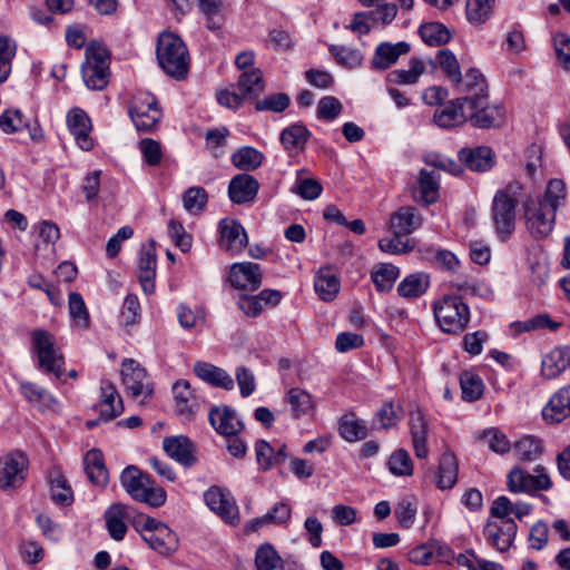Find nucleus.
<instances>
[{"label": "nucleus", "instance_id": "1", "mask_svg": "<svg viewBox=\"0 0 570 570\" xmlns=\"http://www.w3.org/2000/svg\"><path fill=\"white\" fill-rule=\"evenodd\" d=\"M156 56L161 69L170 77L184 79L189 69V53L184 41L171 32H163L157 42Z\"/></svg>", "mask_w": 570, "mask_h": 570}, {"label": "nucleus", "instance_id": "2", "mask_svg": "<svg viewBox=\"0 0 570 570\" xmlns=\"http://www.w3.org/2000/svg\"><path fill=\"white\" fill-rule=\"evenodd\" d=\"M522 190L518 181L509 184L495 193L492 203V220L501 242L508 240L515 228L517 198Z\"/></svg>", "mask_w": 570, "mask_h": 570}, {"label": "nucleus", "instance_id": "3", "mask_svg": "<svg viewBox=\"0 0 570 570\" xmlns=\"http://www.w3.org/2000/svg\"><path fill=\"white\" fill-rule=\"evenodd\" d=\"M120 482L126 492L138 502L158 508L166 501V491L154 485L151 478L134 465L121 472Z\"/></svg>", "mask_w": 570, "mask_h": 570}, {"label": "nucleus", "instance_id": "4", "mask_svg": "<svg viewBox=\"0 0 570 570\" xmlns=\"http://www.w3.org/2000/svg\"><path fill=\"white\" fill-rule=\"evenodd\" d=\"M134 527L140 532L142 540L155 551L167 556L178 548V538L165 523L139 514L134 520Z\"/></svg>", "mask_w": 570, "mask_h": 570}, {"label": "nucleus", "instance_id": "5", "mask_svg": "<svg viewBox=\"0 0 570 570\" xmlns=\"http://www.w3.org/2000/svg\"><path fill=\"white\" fill-rule=\"evenodd\" d=\"M32 350L38 357V366L47 373H52L58 380L61 379L65 366V357L57 346L55 336L42 328L31 332Z\"/></svg>", "mask_w": 570, "mask_h": 570}, {"label": "nucleus", "instance_id": "6", "mask_svg": "<svg viewBox=\"0 0 570 570\" xmlns=\"http://www.w3.org/2000/svg\"><path fill=\"white\" fill-rule=\"evenodd\" d=\"M434 316L443 332L459 334L468 326L470 309L461 297L444 296L434 304Z\"/></svg>", "mask_w": 570, "mask_h": 570}, {"label": "nucleus", "instance_id": "7", "mask_svg": "<svg viewBox=\"0 0 570 570\" xmlns=\"http://www.w3.org/2000/svg\"><path fill=\"white\" fill-rule=\"evenodd\" d=\"M556 213L544 205L540 197H529L523 203L525 228L534 239L547 238L554 228Z\"/></svg>", "mask_w": 570, "mask_h": 570}, {"label": "nucleus", "instance_id": "8", "mask_svg": "<svg viewBox=\"0 0 570 570\" xmlns=\"http://www.w3.org/2000/svg\"><path fill=\"white\" fill-rule=\"evenodd\" d=\"M535 474L515 466L507 476V487L511 493L535 494L539 491H548L552 488V481L543 465H537Z\"/></svg>", "mask_w": 570, "mask_h": 570}, {"label": "nucleus", "instance_id": "9", "mask_svg": "<svg viewBox=\"0 0 570 570\" xmlns=\"http://www.w3.org/2000/svg\"><path fill=\"white\" fill-rule=\"evenodd\" d=\"M121 382L132 399L141 397L140 403L153 395V383L147 371L135 360L126 358L120 368Z\"/></svg>", "mask_w": 570, "mask_h": 570}, {"label": "nucleus", "instance_id": "10", "mask_svg": "<svg viewBox=\"0 0 570 570\" xmlns=\"http://www.w3.org/2000/svg\"><path fill=\"white\" fill-rule=\"evenodd\" d=\"M29 460L24 452L14 450L0 458V488L14 489L22 484Z\"/></svg>", "mask_w": 570, "mask_h": 570}, {"label": "nucleus", "instance_id": "11", "mask_svg": "<svg viewBox=\"0 0 570 570\" xmlns=\"http://www.w3.org/2000/svg\"><path fill=\"white\" fill-rule=\"evenodd\" d=\"M129 116L140 131H149L156 127L160 119V110L156 98L149 94L134 97L129 107Z\"/></svg>", "mask_w": 570, "mask_h": 570}, {"label": "nucleus", "instance_id": "12", "mask_svg": "<svg viewBox=\"0 0 570 570\" xmlns=\"http://www.w3.org/2000/svg\"><path fill=\"white\" fill-rule=\"evenodd\" d=\"M207 507L217 513L225 522L237 524L239 522V510L229 492H225L217 485L210 487L204 493Z\"/></svg>", "mask_w": 570, "mask_h": 570}, {"label": "nucleus", "instance_id": "13", "mask_svg": "<svg viewBox=\"0 0 570 570\" xmlns=\"http://www.w3.org/2000/svg\"><path fill=\"white\" fill-rule=\"evenodd\" d=\"M469 121L478 128L499 127L504 121V110L500 106H489L488 98H476L468 105Z\"/></svg>", "mask_w": 570, "mask_h": 570}, {"label": "nucleus", "instance_id": "14", "mask_svg": "<svg viewBox=\"0 0 570 570\" xmlns=\"http://www.w3.org/2000/svg\"><path fill=\"white\" fill-rule=\"evenodd\" d=\"M409 430L412 446L417 459H425L429 454L426 439L430 431V422L423 410L419 406L409 413Z\"/></svg>", "mask_w": 570, "mask_h": 570}, {"label": "nucleus", "instance_id": "15", "mask_svg": "<svg viewBox=\"0 0 570 570\" xmlns=\"http://www.w3.org/2000/svg\"><path fill=\"white\" fill-rule=\"evenodd\" d=\"M138 515H135V510L130 505L124 503L111 504L104 515L109 535L115 541H121L127 532V522H134Z\"/></svg>", "mask_w": 570, "mask_h": 570}, {"label": "nucleus", "instance_id": "16", "mask_svg": "<svg viewBox=\"0 0 570 570\" xmlns=\"http://www.w3.org/2000/svg\"><path fill=\"white\" fill-rule=\"evenodd\" d=\"M228 281L238 289L254 292L262 284V269L256 263H235L230 266Z\"/></svg>", "mask_w": 570, "mask_h": 570}, {"label": "nucleus", "instance_id": "17", "mask_svg": "<svg viewBox=\"0 0 570 570\" xmlns=\"http://www.w3.org/2000/svg\"><path fill=\"white\" fill-rule=\"evenodd\" d=\"M219 234V246L232 254L240 253L248 244L244 227L235 219L220 220Z\"/></svg>", "mask_w": 570, "mask_h": 570}, {"label": "nucleus", "instance_id": "18", "mask_svg": "<svg viewBox=\"0 0 570 570\" xmlns=\"http://www.w3.org/2000/svg\"><path fill=\"white\" fill-rule=\"evenodd\" d=\"M163 449L168 456L185 468H191L197 462L196 446L186 436L178 435L165 438L163 441Z\"/></svg>", "mask_w": 570, "mask_h": 570}, {"label": "nucleus", "instance_id": "19", "mask_svg": "<svg viewBox=\"0 0 570 570\" xmlns=\"http://www.w3.org/2000/svg\"><path fill=\"white\" fill-rule=\"evenodd\" d=\"M67 125L69 131L75 137L76 142L82 150H90L94 147V140L90 137L91 120L80 108H72L67 115Z\"/></svg>", "mask_w": 570, "mask_h": 570}, {"label": "nucleus", "instance_id": "20", "mask_svg": "<svg viewBox=\"0 0 570 570\" xmlns=\"http://www.w3.org/2000/svg\"><path fill=\"white\" fill-rule=\"evenodd\" d=\"M517 530L518 527L512 519L503 520L501 523L488 522L484 527V535L493 548L504 552L511 547Z\"/></svg>", "mask_w": 570, "mask_h": 570}, {"label": "nucleus", "instance_id": "21", "mask_svg": "<svg viewBox=\"0 0 570 570\" xmlns=\"http://www.w3.org/2000/svg\"><path fill=\"white\" fill-rule=\"evenodd\" d=\"M459 160L472 171L484 173L495 164V154L488 146L462 148L458 153Z\"/></svg>", "mask_w": 570, "mask_h": 570}, {"label": "nucleus", "instance_id": "22", "mask_svg": "<svg viewBox=\"0 0 570 570\" xmlns=\"http://www.w3.org/2000/svg\"><path fill=\"white\" fill-rule=\"evenodd\" d=\"M259 183L249 174H238L232 178L228 195L233 203L245 204L253 202L258 193Z\"/></svg>", "mask_w": 570, "mask_h": 570}, {"label": "nucleus", "instance_id": "23", "mask_svg": "<svg viewBox=\"0 0 570 570\" xmlns=\"http://www.w3.org/2000/svg\"><path fill=\"white\" fill-rule=\"evenodd\" d=\"M101 400L98 404L100 419L109 422L124 412V403L116 386L109 381H101Z\"/></svg>", "mask_w": 570, "mask_h": 570}, {"label": "nucleus", "instance_id": "24", "mask_svg": "<svg viewBox=\"0 0 570 570\" xmlns=\"http://www.w3.org/2000/svg\"><path fill=\"white\" fill-rule=\"evenodd\" d=\"M435 124L441 128H451L469 121L468 104L456 98L436 110L433 117Z\"/></svg>", "mask_w": 570, "mask_h": 570}, {"label": "nucleus", "instance_id": "25", "mask_svg": "<svg viewBox=\"0 0 570 570\" xmlns=\"http://www.w3.org/2000/svg\"><path fill=\"white\" fill-rule=\"evenodd\" d=\"M460 94H464L461 98L468 105L476 98H488V86L483 75L476 69H469L464 77L460 75V82H454Z\"/></svg>", "mask_w": 570, "mask_h": 570}, {"label": "nucleus", "instance_id": "26", "mask_svg": "<svg viewBox=\"0 0 570 570\" xmlns=\"http://www.w3.org/2000/svg\"><path fill=\"white\" fill-rule=\"evenodd\" d=\"M208 420L215 431L225 436H234L243 429L236 412L227 406L213 407L209 411Z\"/></svg>", "mask_w": 570, "mask_h": 570}, {"label": "nucleus", "instance_id": "27", "mask_svg": "<svg viewBox=\"0 0 570 570\" xmlns=\"http://www.w3.org/2000/svg\"><path fill=\"white\" fill-rule=\"evenodd\" d=\"M176 412L190 419L199 409L200 400L195 395L188 381L180 380L173 385Z\"/></svg>", "mask_w": 570, "mask_h": 570}, {"label": "nucleus", "instance_id": "28", "mask_svg": "<svg viewBox=\"0 0 570 570\" xmlns=\"http://www.w3.org/2000/svg\"><path fill=\"white\" fill-rule=\"evenodd\" d=\"M543 419L560 423L570 416V385L559 389L542 410Z\"/></svg>", "mask_w": 570, "mask_h": 570}, {"label": "nucleus", "instance_id": "29", "mask_svg": "<svg viewBox=\"0 0 570 570\" xmlns=\"http://www.w3.org/2000/svg\"><path fill=\"white\" fill-rule=\"evenodd\" d=\"M570 365V347L558 346L542 357L541 374L549 380L557 379Z\"/></svg>", "mask_w": 570, "mask_h": 570}, {"label": "nucleus", "instance_id": "30", "mask_svg": "<svg viewBox=\"0 0 570 570\" xmlns=\"http://www.w3.org/2000/svg\"><path fill=\"white\" fill-rule=\"evenodd\" d=\"M410 51V45L405 41L397 43L382 42L380 43L372 58V68L384 70L394 65L397 59Z\"/></svg>", "mask_w": 570, "mask_h": 570}, {"label": "nucleus", "instance_id": "31", "mask_svg": "<svg viewBox=\"0 0 570 570\" xmlns=\"http://www.w3.org/2000/svg\"><path fill=\"white\" fill-rule=\"evenodd\" d=\"M156 266L157 255L155 249H141L138 257L137 269L138 281L146 295H150L155 292Z\"/></svg>", "mask_w": 570, "mask_h": 570}, {"label": "nucleus", "instance_id": "32", "mask_svg": "<svg viewBox=\"0 0 570 570\" xmlns=\"http://www.w3.org/2000/svg\"><path fill=\"white\" fill-rule=\"evenodd\" d=\"M194 372L200 380L213 386L227 391L234 389V380L224 368L206 362H196Z\"/></svg>", "mask_w": 570, "mask_h": 570}, {"label": "nucleus", "instance_id": "33", "mask_svg": "<svg viewBox=\"0 0 570 570\" xmlns=\"http://www.w3.org/2000/svg\"><path fill=\"white\" fill-rule=\"evenodd\" d=\"M422 225V218L416 208L403 206L393 213L390 219V226L393 233L397 235H409Z\"/></svg>", "mask_w": 570, "mask_h": 570}, {"label": "nucleus", "instance_id": "34", "mask_svg": "<svg viewBox=\"0 0 570 570\" xmlns=\"http://www.w3.org/2000/svg\"><path fill=\"white\" fill-rule=\"evenodd\" d=\"M83 465L86 474L92 484L98 487L107 484L108 472L100 450L92 449L88 451L83 459Z\"/></svg>", "mask_w": 570, "mask_h": 570}, {"label": "nucleus", "instance_id": "35", "mask_svg": "<svg viewBox=\"0 0 570 570\" xmlns=\"http://www.w3.org/2000/svg\"><path fill=\"white\" fill-rule=\"evenodd\" d=\"M20 390L28 402L41 411L52 410L57 405L55 396L35 383L23 382L20 384Z\"/></svg>", "mask_w": 570, "mask_h": 570}, {"label": "nucleus", "instance_id": "36", "mask_svg": "<svg viewBox=\"0 0 570 570\" xmlns=\"http://www.w3.org/2000/svg\"><path fill=\"white\" fill-rule=\"evenodd\" d=\"M286 402L291 406L292 415L295 419L312 415L315 404L312 395L299 387L291 389L286 394Z\"/></svg>", "mask_w": 570, "mask_h": 570}, {"label": "nucleus", "instance_id": "37", "mask_svg": "<svg viewBox=\"0 0 570 570\" xmlns=\"http://www.w3.org/2000/svg\"><path fill=\"white\" fill-rule=\"evenodd\" d=\"M458 461L454 454L443 453L439 463L435 483L439 489H451L458 480Z\"/></svg>", "mask_w": 570, "mask_h": 570}, {"label": "nucleus", "instance_id": "38", "mask_svg": "<svg viewBox=\"0 0 570 570\" xmlns=\"http://www.w3.org/2000/svg\"><path fill=\"white\" fill-rule=\"evenodd\" d=\"M309 130L303 125H292L281 132V142L288 151H301L304 149L308 138Z\"/></svg>", "mask_w": 570, "mask_h": 570}, {"label": "nucleus", "instance_id": "39", "mask_svg": "<svg viewBox=\"0 0 570 570\" xmlns=\"http://www.w3.org/2000/svg\"><path fill=\"white\" fill-rule=\"evenodd\" d=\"M238 90L243 97L254 99L258 97L265 89V83L259 69L244 71L237 82Z\"/></svg>", "mask_w": 570, "mask_h": 570}, {"label": "nucleus", "instance_id": "40", "mask_svg": "<svg viewBox=\"0 0 570 570\" xmlns=\"http://www.w3.org/2000/svg\"><path fill=\"white\" fill-rule=\"evenodd\" d=\"M292 510L288 504L284 502L276 503L266 514L261 518L254 519L248 530L256 531L265 524H283L291 518Z\"/></svg>", "mask_w": 570, "mask_h": 570}, {"label": "nucleus", "instance_id": "41", "mask_svg": "<svg viewBox=\"0 0 570 570\" xmlns=\"http://www.w3.org/2000/svg\"><path fill=\"white\" fill-rule=\"evenodd\" d=\"M429 276L424 273H414L406 276L397 286L400 296L413 298L424 294L429 287Z\"/></svg>", "mask_w": 570, "mask_h": 570}, {"label": "nucleus", "instance_id": "42", "mask_svg": "<svg viewBox=\"0 0 570 570\" xmlns=\"http://www.w3.org/2000/svg\"><path fill=\"white\" fill-rule=\"evenodd\" d=\"M420 200L425 205L433 204L439 198V177L433 171L422 169L419 178Z\"/></svg>", "mask_w": 570, "mask_h": 570}, {"label": "nucleus", "instance_id": "43", "mask_svg": "<svg viewBox=\"0 0 570 570\" xmlns=\"http://www.w3.org/2000/svg\"><path fill=\"white\" fill-rule=\"evenodd\" d=\"M255 567L256 570H284L282 558L269 543H264L256 550Z\"/></svg>", "mask_w": 570, "mask_h": 570}, {"label": "nucleus", "instance_id": "44", "mask_svg": "<svg viewBox=\"0 0 570 570\" xmlns=\"http://www.w3.org/2000/svg\"><path fill=\"white\" fill-rule=\"evenodd\" d=\"M50 495L60 505H70L73 501V492L60 472H52L50 475Z\"/></svg>", "mask_w": 570, "mask_h": 570}, {"label": "nucleus", "instance_id": "45", "mask_svg": "<svg viewBox=\"0 0 570 570\" xmlns=\"http://www.w3.org/2000/svg\"><path fill=\"white\" fill-rule=\"evenodd\" d=\"M264 156L253 147H242L232 155V163L242 170H255L263 163Z\"/></svg>", "mask_w": 570, "mask_h": 570}, {"label": "nucleus", "instance_id": "46", "mask_svg": "<svg viewBox=\"0 0 570 570\" xmlns=\"http://www.w3.org/2000/svg\"><path fill=\"white\" fill-rule=\"evenodd\" d=\"M340 435L347 442H355L367 435L365 423L356 419L353 414L345 415L340 421Z\"/></svg>", "mask_w": 570, "mask_h": 570}, {"label": "nucleus", "instance_id": "47", "mask_svg": "<svg viewBox=\"0 0 570 570\" xmlns=\"http://www.w3.org/2000/svg\"><path fill=\"white\" fill-rule=\"evenodd\" d=\"M495 0H468L465 6L466 18L472 24L484 23L492 14Z\"/></svg>", "mask_w": 570, "mask_h": 570}, {"label": "nucleus", "instance_id": "48", "mask_svg": "<svg viewBox=\"0 0 570 570\" xmlns=\"http://www.w3.org/2000/svg\"><path fill=\"white\" fill-rule=\"evenodd\" d=\"M199 9L206 18V27L217 31L224 23L223 0H198Z\"/></svg>", "mask_w": 570, "mask_h": 570}, {"label": "nucleus", "instance_id": "49", "mask_svg": "<svg viewBox=\"0 0 570 570\" xmlns=\"http://www.w3.org/2000/svg\"><path fill=\"white\" fill-rule=\"evenodd\" d=\"M402 406L392 401L385 402L376 412L374 426L379 424L380 429L389 430L394 428L401 420Z\"/></svg>", "mask_w": 570, "mask_h": 570}, {"label": "nucleus", "instance_id": "50", "mask_svg": "<svg viewBox=\"0 0 570 570\" xmlns=\"http://www.w3.org/2000/svg\"><path fill=\"white\" fill-rule=\"evenodd\" d=\"M399 268L393 264H379L372 272V279L377 291L389 292L399 277Z\"/></svg>", "mask_w": 570, "mask_h": 570}, {"label": "nucleus", "instance_id": "51", "mask_svg": "<svg viewBox=\"0 0 570 570\" xmlns=\"http://www.w3.org/2000/svg\"><path fill=\"white\" fill-rule=\"evenodd\" d=\"M82 79L92 90H102L109 82V68L82 65Z\"/></svg>", "mask_w": 570, "mask_h": 570}, {"label": "nucleus", "instance_id": "52", "mask_svg": "<svg viewBox=\"0 0 570 570\" xmlns=\"http://www.w3.org/2000/svg\"><path fill=\"white\" fill-rule=\"evenodd\" d=\"M513 453L520 461H534L542 453V445L540 440L524 436L514 443Z\"/></svg>", "mask_w": 570, "mask_h": 570}, {"label": "nucleus", "instance_id": "53", "mask_svg": "<svg viewBox=\"0 0 570 570\" xmlns=\"http://www.w3.org/2000/svg\"><path fill=\"white\" fill-rule=\"evenodd\" d=\"M422 40L430 46H440L451 39L449 29L440 22H430L421 26Z\"/></svg>", "mask_w": 570, "mask_h": 570}, {"label": "nucleus", "instance_id": "54", "mask_svg": "<svg viewBox=\"0 0 570 570\" xmlns=\"http://www.w3.org/2000/svg\"><path fill=\"white\" fill-rule=\"evenodd\" d=\"M460 385L462 397L468 402L479 400L483 394V382L478 374L472 372H463L460 375Z\"/></svg>", "mask_w": 570, "mask_h": 570}, {"label": "nucleus", "instance_id": "55", "mask_svg": "<svg viewBox=\"0 0 570 570\" xmlns=\"http://www.w3.org/2000/svg\"><path fill=\"white\" fill-rule=\"evenodd\" d=\"M16 51V42L6 36H0V85L8 79L11 72Z\"/></svg>", "mask_w": 570, "mask_h": 570}, {"label": "nucleus", "instance_id": "56", "mask_svg": "<svg viewBox=\"0 0 570 570\" xmlns=\"http://www.w3.org/2000/svg\"><path fill=\"white\" fill-rule=\"evenodd\" d=\"M69 313L77 327L86 330L89 327L90 318L85 301L79 293L69 294Z\"/></svg>", "mask_w": 570, "mask_h": 570}, {"label": "nucleus", "instance_id": "57", "mask_svg": "<svg viewBox=\"0 0 570 570\" xmlns=\"http://www.w3.org/2000/svg\"><path fill=\"white\" fill-rule=\"evenodd\" d=\"M566 195V185L563 180L554 178L548 183L541 200L547 207L557 212L558 208L563 205Z\"/></svg>", "mask_w": 570, "mask_h": 570}, {"label": "nucleus", "instance_id": "58", "mask_svg": "<svg viewBox=\"0 0 570 570\" xmlns=\"http://www.w3.org/2000/svg\"><path fill=\"white\" fill-rule=\"evenodd\" d=\"M24 127H29L23 114L19 109H8L0 115V129L11 135L21 131Z\"/></svg>", "mask_w": 570, "mask_h": 570}, {"label": "nucleus", "instance_id": "59", "mask_svg": "<svg viewBox=\"0 0 570 570\" xmlns=\"http://www.w3.org/2000/svg\"><path fill=\"white\" fill-rule=\"evenodd\" d=\"M424 72V66L421 60L412 58L407 70H394L389 75L390 81L404 85H413Z\"/></svg>", "mask_w": 570, "mask_h": 570}, {"label": "nucleus", "instance_id": "60", "mask_svg": "<svg viewBox=\"0 0 570 570\" xmlns=\"http://www.w3.org/2000/svg\"><path fill=\"white\" fill-rule=\"evenodd\" d=\"M389 469L392 474L409 476L413 473V462L409 452L404 449H399L392 453L389 459Z\"/></svg>", "mask_w": 570, "mask_h": 570}, {"label": "nucleus", "instance_id": "61", "mask_svg": "<svg viewBox=\"0 0 570 570\" xmlns=\"http://www.w3.org/2000/svg\"><path fill=\"white\" fill-rule=\"evenodd\" d=\"M85 56L86 60L83 65L109 68L110 52L101 42H89L86 47Z\"/></svg>", "mask_w": 570, "mask_h": 570}, {"label": "nucleus", "instance_id": "62", "mask_svg": "<svg viewBox=\"0 0 570 570\" xmlns=\"http://www.w3.org/2000/svg\"><path fill=\"white\" fill-rule=\"evenodd\" d=\"M330 51L334 56L337 63L343 67L356 68L362 65L363 56L357 49L345 46H331Z\"/></svg>", "mask_w": 570, "mask_h": 570}, {"label": "nucleus", "instance_id": "63", "mask_svg": "<svg viewBox=\"0 0 570 570\" xmlns=\"http://www.w3.org/2000/svg\"><path fill=\"white\" fill-rule=\"evenodd\" d=\"M208 200L207 191L203 187L188 188L183 197L184 208L191 214L203 212Z\"/></svg>", "mask_w": 570, "mask_h": 570}, {"label": "nucleus", "instance_id": "64", "mask_svg": "<svg viewBox=\"0 0 570 570\" xmlns=\"http://www.w3.org/2000/svg\"><path fill=\"white\" fill-rule=\"evenodd\" d=\"M314 287L323 301H332L340 291V281L334 275L321 274L316 276Z\"/></svg>", "mask_w": 570, "mask_h": 570}]
</instances>
